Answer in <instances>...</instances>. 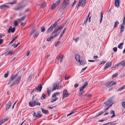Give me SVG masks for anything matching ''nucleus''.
I'll use <instances>...</instances> for the list:
<instances>
[{"label":"nucleus","instance_id":"f257e3e1","mask_svg":"<svg viewBox=\"0 0 125 125\" xmlns=\"http://www.w3.org/2000/svg\"><path fill=\"white\" fill-rule=\"evenodd\" d=\"M17 74H15L12 76L10 78V80H9L8 83V85L9 84L11 83L10 85V87H12L15 84H17L19 83V82L20 81L21 76L18 77L16 79V78L17 76Z\"/></svg>","mask_w":125,"mask_h":125},{"label":"nucleus","instance_id":"f03ea898","mask_svg":"<svg viewBox=\"0 0 125 125\" xmlns=\"http://www.w3.org/2000/svg\"><path fill=\"white\" fill-rule=\"evenodd\" d=\"M69 4V1L68 0H64L61 6V8L62 9H65L68 6Z\"/></svg>","mask_w":125,"mask_h":125},{"label":"nucleus","instance_id":"7ed1b4c3","mask_svg":"<svg viewBox=\"0 0 125 125\" xmlns=\"http://www.w3.org/2000/svg\"><path fill=\"white\" fill-rule=\"evenodd\" d=\"M75 57L76 60L78 62L81 64L83 65L84 64V62L83 60H82L81 61H80V57L79 55H76Z\"/></svg>","mask_w":125,"mask_h":125},{"label":"nucleus","instance_id":"20e7f679","mask_svg":"<svg viewBox=\"0 0 125 125\" xmlns=\"http://www.w3.org/2000/svg\"><path fill=\"white\" fill-rule=\"evenodd\" d=\"M111 99H108L107 101L105 103H104V107H105V110H107L108 109V108H109L111 106H112V104H111L109 105L107 108H106V107L109 105V104L111 103Z\"/></svg>","mask_w":125,"mask_h":125},{"label":"nucleus","instance_id":"39448f33","mask_svg":"<svg viewBox=\"0 0 125 125\" xmlns=\"http://www.w3.org/2000/svg\"><path fill=\"white\" fill-rule=\"evenodd\" d=\"M86 4V1L85 0H80L79 4L78 5L77 8H78L80 6V5L82 7H83Z\"/></svg>","mask_w":125,"mask_h":125},{"label":"nucleus","instance_id":"423d86ee","mask_svg":"<svg viewBox=\"0 0 125 125\" xmlns=\"http://www.w3.org/2000/svg\"><path fill=\"white\" fill-rule=\"evenodd\" d=\"M60 2V0H57L55 3H54L53 5H52L51 7V9L52 10L55 8L59 5Z\"/></svg>","mask_w":125,"mask_h":125},{"label":"nucleus","instance_id":"0eeeda50","mask_svg":"<svg viewBox=\"0 0 125 125\" xmlns=\"http://www.w3.org/2000/svg\"><path fill=\"white\" fill-rule=\"evenodd\" d=\"M59 88V84L58 83H55L53 85L52 91L55 90L56 89H58Z\"/></svg>","mask_w":125,"mask_h":125},{"label":"nucleus","instance_id":"6e6552de","mask_svg":"<svg viewBox=\"0 0 125 125\" xmlns=\"http://www.w3.org/2000/svg\"><path fill=\"white\" fill-rule=\"evenodd\" d=\"M36 103L37 102L36 100L32 101L29 103V105L30 106L33 107L36 105Z\"/></svg>","mask_w":125,"mask_h":125},{"label":"nucleus","instance_id":"1a4fd4ad","mask_svg":"<svg viewBox=\"0 0 125 125\" xmlns=\"http://www.w3.org/2000/svg\"><path fill=\"white\" fill-rule=\"evenodd\" d=\"M33 115L34 116H35L36 117H38L39 118L41 117L42 116V115L40 114V112H38L36 114V113L35 112H34L33 114Z\"/></svg>","mask_w":125,"mask_h":125},{"label":"nucleus","instance_id":"9d476101","mask_svg":"<svg viewBox=\"0 0 125 125\" xmlns=\"http://www.w3.org/2000/svg\"><path fill=\"white\" fill-rule=\"evenodd\" d=\"M68 94L67 91L66 90H64L63 91V94L62 99L63 98H65L68 97Z\"/></svg>","mask_w":125,"mask_h":125},{"label":"nucleus","instance_id":"9b49d317","mask_svg":"<svg viewBox=\"0 0 125 125\" xmlns=\"http://www.w3.org/2000/svg\"><path fill=\"white\" fill-rule=\"evenodd\" d=\"M116 83L115 82H110L109 83H106V86L109 87L112 86L114 84H115Z\"/></svg>","mask_w":125,"mask_h":125},{"label":"nucleus","instance_id":"f8f14e48","mask_svg":"<svg viewBox=\"0 0 125 125\" xmlns=\"http://www.w3.org/2000/svg\"><path fill=\"white\" fill-rule=\"evenodd\" d=\"M15 30V28L13 27V28H12L11 26H10L9 28V29L8 31V33H10L11 32L12 33L14 32Z\"/></svg>","mask_w":125,"mask_h":125},{"label":"nucleus","instance_id":"ddd939ff","mask_svg":"<svg viewBox=\"0 0 125 125\" xmlns=\"http://www.w3.org/2000/svg\"><path fill=\"white\" fill-rule=\"evenodd\" d=\"M52 36L49 38H48L46 40L48 41H50L52 40L54 38L56 37L57 35V34H55L54 35H52Z\"/></svg>","mask_w":125,"mask_h":125},{"label":"nucleus","instance_id":"4468645a","mask_svg":"<svg viewBox=\"0 0 125 125\" xmlns=\"http://www.w3.org/2000/svg\"><path fill=\"white\" fill-rule=\"evenodd\" d=\"M23 6H19L17 8H14V10H19L23 9Z\"/></svg>","mask_w":125,"mask_h":125},{"label":"nucleus","instance_id":"2eb2a0df","mask_svg":"<svg viewBox=\"0 0 125 125\" xmlns=\"http://www.w3.org/2000/svg\"><path fill=\"white\" fill-rule=\"evenodd\" d=\"M11 105V103L10 101H9L8 103L6 104V110L9 109L10 108V106Z\"/></svg>","mask_w":125,"mask_h":125},{"label":"nucleus","instance_id":"dca6fc26","mask_svg":"<svg viewBox=\"0 0 125 125\" xmlns=\"http://www.w3.org/2000/svg\"><path fill=\"white\" fill-rule=\"evenodd\" d=\"M120 0H115V6L117 8L119 6V3Z\"/></svg>","mask_w":125,"mask_h":125},{"label":"nucleus","instance_id":"f3484780","mask_svg":"<svg viewBox=\"0 0 125 125\" xmlns=\"http://www.w3.org/2000/svg\"><path fill=\"white\" fill-rule=\"evenodd\" d=\"M111 66V62H107L106 64V66L104 68V69H106L108 67H110Z\"/></svg>","mask_w":125,"mask_h":125},{"label":"nucleus","instance_id":"a211bd4d","mask_svg":"<svg viewBox=\"0 0 125 125\" xmlns=\"http://www.w3.org/2000/svg\"><path fill=\"white\" fill-rule=\"evenodd\" d=\"M60 30L59 29V28H58V29H55L54 30V31L52 33V34L51 35H54L55 34H57L56 33L58 32L59 31H60Z\"/></svg>","mask_w":125,"mask_h":125},{"label":"nucleus","instance_id":"6ab92c4d","mask_svg":"<svg viewBox=\"0 0 125 125\" xmlns=\"http://www.w3.org/2000/svg\"><path fill=\"white\" fill-rule=\"evenodd\" d=\"M42 86L41 84L39 85L38 87L36 88L37 90L40 92L41 91L42 88Z\"/></svg>","mask_w":125,"mask_h":125},{"label":"nucleus","instance_id":"aec40b11","mask_svg":"<svg viewBox=\"0 0 125 125\" xmlns=\"http://www.w3.org/2000/svg\"><path fill=\"white\" fill-rule=\"evenodd\" d=\"M26 16H24L21 18L17 19V21L19 22H20L24 20L26 18Z\"/></svg>","mask_w":125,"mask_h":125},{"label":"nucleus","instance_id":"412c9836","mask_svg":"<svg viewBox=\"0 0 125 125\" xmlns=\"http://www.w3.org/2000/svg\"><path fill=\"white\" fill-rule=\"evenodd\" d=\"M53 30V29H52V28L51 27L48 29L46 31L47 33L48 34L49 33L51 32Z\"/></svg>","mask_w":125,"mask_h":125},{"label":"nucleus","instance_id":"4be33fe9","mask_svg":"<svg viewBox=\"0 0 125 125\" xmlns=\"http://www.w3.org/2000/svg\"><path fill=\"white\" fill-rule=\"evenodd\" d=\"M39 5L41 7H44L46 6V4L45 2H44L42 4H39Z\"/></svg>","mask_w":125,"mask_h":125},{"label":"nucleus","instance_id":"5701e85b","mask_svg":"<svg viewBox=\"0 0 125 125\" xmlns=\"http://www.w3.org/2000/svg\"><path fill=\"white\" fill-rule=\"evenodd\" d=\"M67 29V28H65L64 29V30L63 31V32H62L60 34V36L59 38L58 39V40H59L61 38V37L63 35V34H64V33L66 31Z\"/></svg>","mask_w":125,"mask_h":125},{"label":"nucleus","instance_id":"b1692460","mask_svg":"<svg viewBox=\"0 0 125 125\" xmlns=\"http://www.w3.org/2000/svg\"><path fill=\"white\" fill-rule=\"evenodd\" d=\"M8 120V119H2V120L0 121V125L2 124L5 122L7 121Z\"/></svg>","mask_w":125,"mask_h":125},{"label":"nucleus","instance_id":"393cba45","mask_svg":"<svg viewBox=\"0 0 125 125\" xmlns=\"http://www.w3.org/2000/svg\"><path fill=\"white\" fill-rule=\"evenodd\" d=\"M110 114L111 115H113L111 116V118H113L115 116V113L114 111L111 110L110 112Z\"/></svg>","mask_w":125,"mask_h":125},{"label":"nucleus","instance_id":"a878e982","mask_svg":"<svg viewBox=\"0 0 125 125\" xmlns=\"http://www.w3.org/2000/svg\"><path fill=\"white\" fill-rule=\"evenodd\" d=\"M41 110L42 112L44 114H47L49 113V112L48 111L46 110H45L43 108H42Z\"/></svg>","mask_w":125,"mask_h":125},{"label":"nucleus","instance_id":"bb28decb","mask_svg":"<svg viewBox=\"0 0 125 125\" xmlns=\"http://www.w3.org/2000/svg\"><path fill=\"white\" fill-rule=\"evenodd\" d=\"M5 8H9V7L6 5H2L0 6V9H2Z\"/></svg>","mask_w":125,"mask_h":125},{"label":"nucleus","instance_id":"cd10ccee","mask_svg":"<svg viewBox=\"0 0 125 125\" xmlns=\"http://www.w3.org/2000/svg\"><path fill=\"white\" fill-rule=\"evenodd\" d=\"M57 23L55 22L54 24L52 26H51V27L52 28V29L53 30L54 29L56 28L57 27Z\"/></svg>","mask_w":125,"mask_h":125},{"label":"nucleus","instance_id":"c85d7f7f","mask_svg":"<svg viewBox=\"0 0 125 125\" xmlns=\"http://www.w3.org/2000/svg\"><path fill=\"white\" fill-rule=\"evenodd\" d=\"M63 59V56H60L58 58V60H59L60 62L61 63L62 61V60Z\"/></svg>","mask_w":125,"mask_h":125},{"label":"nucleus","instance_id":"c756f323","mask_svg":"<svg viewBox=\"0 0 125 125\" xmlns=\"http://www.w3.org/2000/svg\"><path fill=\"white\" fill-rule=\"evenodd\" d=\"M66 23V22L64 23L59 28V29H60V30L62 29L64 27L65 24Z\"/></svg>","mask_w":125,"mask_h":125},{"label":"nucleus","instance_id":"7c9ffc66","mask_svg":"<svg viewBox=\"0 0 125 125\" xmlns=\"http://www.w3.org/2000/svg\"><path fill=\"white\" fill-rule=\"evenodd\" d=\"M46 98L45 94L44 93H43L42 94L41 99L42 100H43Z\"/></svg>","mask_w":125,"mask_h":125},{"label":"nucleus","instance_id":"2f4dec72","mask_svg":"<svg viewBox=\"0 0 125 125\" xmlns=\"http://www.w3.org/2000/svg\"><path fill=\"white\" fill-rule=\"evenodd\" d=\"M125 88V86L124 85L122 86L120 88L118 89V91H121L122 90H123Z\"/></svg>","mask_w":125,"mask_h":125},{"label":"nucleus","instance_id":"473e14b6","mask_svg":"<svg viewBox=\"0 0 125 125\" xmlns=\"http://www.w3.org/2000/svg\"><path fill=\"white\" fill-rule=\"evenodd\" d=\"M124 25H121V26L120 32H122L124 31Z\"/></svg>","mask_w":125,"mask_h":125},{"label":"nucleus","instance_id":"72a5a7b5","mask_svg":"<svg viewBox=\"0 0 125 125\" xmlns=\"http://www.w3.org/2000/svg\"><path fill=\"white\" fill-rule=\"evenodd\" d=\"M18 37L17 36H16V37H15L10 42V44L12 43Z\"/></svg>","mask_w":125,"mask_h":125},{"label":"nucleus","instance_id":"f704fd0d","mask_svg":"<svg viewBox=\"0 0 125 125\" xmlns=\"http://www.w3.org/2000/svg\"><path fill=\"white\" fill-rule=\"evenodd\" d=\"M16 1H14L13 2L7 3L6 4H10L12 5L16 3Z\"/></svg>","mask_w":125,"mask_h":125},{"label":"nucleus","instance_id":"c9c22d12","mask_svg":"<svg viewBox=\"0 0 125 125\" xmlns=\"http://www.w3.org/2000/svg\"><path fill=\"white\" fill-rule=\"evenodd\" d=\"M123 44V43H121L120 44L118 45V47L119 48H121L122 47V45Z\"/></svg>","mask_w":125,"mask_h":125},{"label":"nucleus","instance_id":"e433bc0d","mask_svg":"<svg viewBox=\"0 0 125 125\" xmlns=\"http://www.w3.org/2000/svg\"><path fill=\"white\" fill-rule=\"evenodd\" d=\"M18 21H17V20H15L14 22V26L15 27L17 26L18 24Z\"/></svg>","mask_w":125,"mask_h":125},{"label":"nucleus","instance_id":"4c0bfd02","mask_svg":"<svg viewBox=\"0 0 125 125\" xmlns=\"http://www.w3.org/2000/svg\"><path fill=\"white\" fill-rule=\"evenodd\" d=\"M119 23L118 21H116L115 23V25L114 27V28H115V27H116L117 25L119 24Z\"/></svg>","mask_w":125,"mask_h":125},{"label":"nucleus","instance_id":"58836bf2","mask_svg":"<svg viewBox=\"0 0 125 125\" xmlns=\"http://www.w3.org/2000/svg\"><path fill=\"white\" fill-rule=\"evenodd\" d=\"M51 89H50L49 88H47V94L51 93Z\"/></svg>","mask_w":125,"mask_h":125},{"label":"nucleus","instance_id":"ea45409f","mask_svg":"<svg viewBox=\"0 0 125 125\" xmlns=\"http://www.w3.org/2000/svg\"><path fill=\"white\" fill-rule=\"evenodd\" d=\"M122 106L124 107H125V100L124 101H123L122 102Z\"/></svg>","mask_w":125,"mask_h":125},{"label":"nucleus","instance_id":"a19ab883","mask_svg":"<svg viewBox=\"0 0 125 125\" xmlns=\"http://www.w3.org/2000/svg\"><path fill=\"white\" fill-rule=\"evenodd\" d=\"M103 14L102 13H101V14L100 15V23H101V21H102V18H103Z\"/></svg>","mask_w":125,"mask_h":125},{"label":"nucleus","instance_id":"79ce46f5","mask_svg":"<svg viewBox=\"0 0 125 125\" xmlns=\"http://www.w3.org/2000/svg\"><path fill=\"white\" fill-rule=\"evenodd\" d=\"M88 84L87 83V82H85L83 85L82 86L83 87V88H85L87 85Z\"/></svg>","mask_w":125,"mask_h":125},{"label":"nucleus","instance_id":"37998d69","mask_svg":"<svg viewBox=\"0 0 125 125\" xmlns=\"http://www.w3.org/2000/svg\"><path fill=\"white\" fill-rule=\"evenodd\" d=\"M120 63V64H121L122 65L125 66V62H122L121 63Z\"/></svg>","mask_w":125,"mask_h":125},{"label":"nucleus","instance_id":"c03bdc74","mask_svg":"<svg viewBox=\"0 0 125 125\" xmlns=\"http://www.w3.org/2000/svg\"><path fill=\"white\" fill-rule=\"evenodd\" d=\"M9 75V71H7L6 73L4 74V77L5 78H7Z\"/></svg>","mask_w":125,"mask_h":125},{"label":"nucleus","instance_id":"a18cd8bd","mask_svg":"<svg viewBox=\"0 0 125 125\" xmlns=\"http://www.w3.org/2000/svg\"><path fill=\"white\" fill-rule=\"evenodd\" d=\"M120 65V63H118V64H116L115 65V66L114 67H112L111 68H115L116 67H118L119 65Z\"/></svg>","mask_w":125,"mask_h":125},{"label":"nucleus","instance_id":"49530a36","mask_svg":"<svg viewBox=\"0 0 125 125\" xmlns=\"http://www.w3.org/2000/svg\"><path fill=\"white\" fill-rule=\"evenodd\" d=\"M41 31L42 32H44L45 31V29L44 27H42L41 28Z\"/></svg>","mask_w":125,"mask_h":125},{"label":"nucleus","instance_id":"de8ad7c7","mask_svg":"<svg viewBox=\"0 0 125 125\" xmlns=\"http://www.w3.org/2000/svg\"><path fill=\"white\" fill-rule=\"evenodd\" d=\"M118 75L117 73L114 74H113L112 76V78H114L116 77Z\"/></svg>","mask_w":125,"mask_h":125},{"label":"nucleus","instance_id":"09e8293b","mask_svg":"<svg viewBox=\"0 0 125 125\" xmlns=\"http://www.w3.org/2000/svg\"><path fill=\"white\" fill-rule=\"evenodd\" d=\"M58 99L57 98H56L54 99H52V100L51 102L52 103L53 102H54L56 101Z\"/></svg>","mask_w":125,"mask_h":125},{"label":"nucleus","instance_id":"8fccbe9b","mask_svg":"<svg viewBox=\"0 0 125 125\" xmlns=\"http://www.w3.org/2000/svg\"><path fill=\"white\" fill-rule=\"evenodd\" d=\"M61 42L60 41H58L55 44V46L56 47Z\"/></svg>","mask_w":125,"mask_h":125},{"label":"nucleus","instance_id":"3c124183","mask_svg":"<svg viewBox=\"0 0 125 125\" xmlns=\"http://www.w3.org/2000/svg\"><path fill=\"white\" fill-rule=\"evenodd\" d=\"M35 31V30H32L31 32V33L30 34V35H32V34H33V33H34V32Z\"/></svg>","mask_w":125,"mask_h":125},{"label":"nucleus","instance_id":"603ef678","mask_svg":"<svg viewBox=\"0 0 125 125\" xmlns=\"http://www.w3.org/2000/svg\"><path fill=\"white\" fill-rule=\"evenodd\" d=\"M108 119V118H106V119H102L101 120H100L99 121V122H102L104 121H105L107 120Z\"/></svg>","mask_w":125,"mask_h":125},{"label":"nucleus","instance_id":"864d4df0","mask_svg":"<svg viewBox=\"0 0 125 125\" xmlns=\"http://www.w3.org/2000/svg\"><path fill=\"white\" fill-rule=\"evenodd\" d=\"M88 18H89L88 17H87L86 19L84 21V23H86L87 22L88 20Z\"/></svg>","mask_w":125,"mask_h":125},{"label":"nucleus","instance_id":"5fc2aeb1","mask_svg":"<svg viewBox=\"0 0 125 125\" xmlns=\"http://www.w3.org/2000/svg\"><path fill=\"white\" fill-rule=\"evenodd\" d=\"M29 121V120L27 119L26 120H25L24 121H23L20 125H22L24 122H28Z\"/></svg>","mask_w":125,"mask_h":125},{"label":"nucleus","instance_id":"6e6d98bb","mask_svg":"<svg viewBox=\"0 0 125 125\" xmlns=\"http://www.w3.org/2000/svg\"><path fill=\"white\" fill-rule=\"evenodd\" d=\"M77 1H74V2L73 3V4L72 5V7H73V6L76 4V3H77Z\"/></svg>","mask_w":125,"mask_h":125},{"label":"nucleus","instance_id":"4d7b16f0","mask_svg":"<svg viewBox=\"0 0 125 125\" xmlns=\"http://www.w3.org/2000/svg\"><path fill=\"white\" fill-rule=\"evenodd\" d=\"M84 88H83V87L82 86L81 87L80 89L79 90L81 92L83 90Z\"/></svg>","mask_w":125,"mask_h":125},{"label":"nucleus","instance_id":"13d9d810","mask_svg":"<svg viewBox=\"0 0 125 125\" xmlns=\"http://www.w3.org/2000/svg\"><path fill=\"white\" fill-rule=\"evenodd\" d=\"M113 51L115 52H116L117 51V48L116 47L113 48Z\"/></svg>","mask_w":125,"mask_h":125},{"label":"nucleus","instance_id":"bf43d9fd","mask_svg":"<svg viewBox=\"0 0 125 125\" xmlns=\"http://www.w3.org/2000/svg\"><path fill=\"white\" fill-rule=\"evenodd\" d=\"M39 34V33L38 32H37L35 33V34H34V38H35L36 36H37Z\"/></svg>","mask_w":125,"mask_h":125},{"label":"nucleus","instance_id":"052dcab7","mask_svg":"<svg viewBox=\"0 0 125 125\" xmlns=\"http://www.w3.org/2000/svg\"><path fill=\"white\" fill-rule=\"evenodd\" d=\"M26 23L25 22L24 23L22 22L21 23V25L23 26H24L26 25Z\"/></svg>","mask_w":125,"mask_h":125},{"label":"nucleus","instance_id":"680f3d73","mask_svg":"<svg viewBox=\"0 0 125 125\" xmlns=\"http://www.w3.org/2000/svg\"><path fill=\"white\" fill-rule=\"evenodd\" d=\"M13 54L12 52H9L8 53V55L10 54V55H12Z\"/></svg>","mask_w":125,"mask_h":125},{"label":"nucleus","instance_id":"e2e57ef3","mask_svg":"<svg viewBox=\"0 0 125 125\" xmlns=\"http://www.w3.org/2000/svg\"><path fill=\"white\" fill-rule=\"evenodd\" d=\"M70 77L69 76H65V80H68V79Z\"/></svg>","mask_w":125,"mask_h":125},{"label":"nucleus","instance_id":"0e129e2a","mask_svg":"<svg viewBox=\"0 0 125 125\" xmlns=\"http://www.w3.org/2000/svg\"><path fill=\"white\" fill-rule=\"evenodd\" d=\"M78 86V84L77 83H76L74 85V87L75 88H76Z\"/></svg>","mask_w":125,"mask_h":125},{"label":"nucleus","instance_id":"69168bd1","mask_svg":"<svg viewBox=\"0 0 125 125\" xmlns=\"http://www.w3.org/2000/svg\"><path fill=\"white\" fill-rule=\"evenodd\" d=\"M20 44V42H19L18 43L15 45V46L14 47V48L17 47Z\"/></svg>","mask_w":125,"mask_h":125},{"label":"nucleus","instance_id":"338daca9","mask_svg":"<svg viewBox=\"0 0 125 125\" xmlns=\"http://www.w3.org/2000/svg\"><path fill=\"white\" fill-rule=\"evenodd\" d=\"M98 56L97 55L96 56H94V57L93 58L94 59H97L98 58Z\"/></svg>","mask_w":125,"mask_h":125},{"label":"nucleus","instance_id":"774afa93","mask_svg":"<svg viewBox=\"0 0 125 125\" xmlns=\"http://www.w3.org/2000/svg\"><path fill=\"white\" fill-rule=\"evenodd\" d=\"M74 40L76 42V41H78V40H79V38H77L76 39H74Z\"/></svg>","mask_w":125,"mask_h":125}]
</instances>
